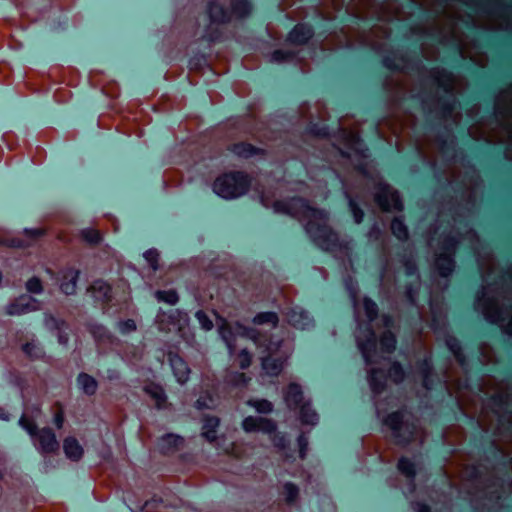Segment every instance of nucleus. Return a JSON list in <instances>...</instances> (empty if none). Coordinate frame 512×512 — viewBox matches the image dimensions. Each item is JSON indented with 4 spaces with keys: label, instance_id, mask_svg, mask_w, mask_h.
<instances>
[{
    "label": "nucleus",
    "instance_id": "a18cd8bd",
    "mask_svg": "<svg viewBox=\"0 0 512 512\" xmlns=\"http://www.w3.org/2000/svg\"><path fill=\"white\" fill-rule=\"evenodd\" d=\"M26 287H27L28 291H30L32 293H39L42 290L41 282L38 278L30 279L27 282Z\"/></svg>",
    "mask_w": 512,
    "mask_h": 512
},
{
    "label": "nucleus",
    "instance_id": "bf43d9fd",
    "mask_svg": "<svg viewBox=\"0 0 512 512\" xmlns=\"http://www.w3.org/2000/svg\"><path fill=\"white\" fill-rule=\"evenodd\" d=\"M67 337H64L62 334L59 335V342L62 343V344H66L67 343Z\"/></svg>",
    "mask_w": 512,
    "mask_h": 512
},
{
    "label": "nucleus",
    "instance_id": "aec40b11",
    "mask_svg": "<svg viewBox=\"0 0 512 512\" xmlns=\"http://www.w3.org/2000/svg\"><path fill=\"white\" fill-rule=\"evenodd\" d=\"M219 425V419L215 417L206 418L203 424L202 435L210 442L216 439V428Z\"/></svg>",
    "mask_w": 512,
    "mask_h": 512
},
{
    "label": "nucleus",
    "instance_id": "603ef678",
    "mask_svg": "<svg viewBox=\"0 0 512 512\" xmlns=\"http://www.w3.org/2000/svg\"><path fill=\"white\" fill-rule=\"evenodd\" d=\"M447 344H448L450 350L454 353V355L456 357H459V350H460V348H459L458 344L456 343V341L455 340H450V341H448Z\"/></svg>",
    "mask_w": 512,
    "mask_h": 512
},
{
    "label": "nucleus",
    "instance_id": "ddd939ff",
    "mask_svg": "<svg viewBox=\"0 0 512 512\" xmlns=\"http://www.w3.org/2000/svg\"><path fill=\"white\" fill-rule=\"evenodd\" d=\"M169 361L177 381L181 384L189 379L190 369L187 363L178 355L169 354Z\"/></svg>",
    "mask_w": 512,
    "mask_h": 512
},
{
    "label": "nucleus",
    "instance_id": "13d9d810",
    "mask_svg": "<svg viewBox=\"0 0 512 512\" xmlns=\"http://www.w3.org/2000/svg\"><path fill=\"white\" fill-rule=\"evenodd\" d=\"M0 419H2V420L8 419L7 414L5 413L4 409H2V408H0Z\"/></svg>",
    "mask_w": 512,
    "mask_h": 512
},
{
    "label": "nucleus",
    "instance_id": "864d4df0",
    "mask_svg": "<svg viewBox=\"0 0 512 512\" xmlns=\"http://www.w3.org/2000/svg\"><path fill=\"white\" fill-rule=\"evenodd\" d=\"M104 333V329L102 327H97L95 330H93L94 337L100 341Z\"/></svg>",
    "mask_w": 512,
    "mask_h": 512
},
{
    "label": "nucleus",
    "instance_id": "2eb2a0df",
    "mask_svg": "<svg viewBox=\"0 0 512 512\" xmlns=\"http://www.w3.org/2000/svg\"><path fill=\"white\" fill-rule=\"evenodd\" d=\"M63 449L68 459L78 461L83 455V448L74 437H67L63 443Z\"/></svg>",
    "mask_w": 512,
    "mask_h": 512
},
{
    "label": "nucleus",
    "instance_id": "7c9ffc66",
    "mask_svg": "<svg viewBox=\"0 0 512 512\" xmlns=\"http://www.w3.org/2000/svg\"><path fill=\"white\" fill-rule=\"evenodd\" d=\"M362 308L369 321H372L377 315V305L370 299L365 298L362 302Z\"/></svg>",
    "mask_w": 512,
    "mask_h": 512
},
{
    "label": "nucleus",
    "instance_id": "79ce46f5",
    "mask_svg": "<svg viewBox=\"0 0 512 512\" xmlns=\"http://www.w3.org/2000/svg\"><path fill=\"white\" fill-rule=\"evenodd\" d=\"M228 382L231 383L232 385L238 386L246 384L247 378L244 373H236L228 377Z\"/></svg>",
    "mask_w": 512,
    "mask_h": 512
},
{
    "label": "nucleus",
    "instance_id": "f03ea898",
    "mask_svg": "<svg viewBox=\"0 0 512 512\" xmlns=\"http://www.w3.org/2000/svg\"><path fill=\"white\" fill-rule=\"evenodd\" d=\"M274 211L287 213L304 222L307 233L323 250L333 251L337 236L327 225V216L323 211L310 207L303 199L293 198L289 203L275 202Z\"/></svg>",
    "mask_w": 512,
    "mask_h": 512
},
{
    "label": "nucleus",
    "instance_id": "7ed1b4c3",
    "mask_svg": "<svg viewBox=\"0 0 512 512\" xmlns=\"http://www.w3.org/2000/svg\"><path fill=\"white\" fill-rule=\"evenodd\" d=\"M19 424L32 437L33 444L39 453L47 455L58 450L59 443L51 429L43 428L36 431L35 424L26 413L20 418Z\"/></svg>",
    "mask_w": 512,
    "mask_h": 512
},
{
    "label": "nucleus",
    "instance_id": "c03bdc74",
    "mask_svg": "<svg viewBox=\"0 0 512 512\" xmlns=\"http://www.w3.org/2000/svg\"><path fill=\"white\" fill-rule=\"evenodd\" d=\"M349 206H350V209H351V212L353 214V217H354V220L356 223H360L363 219V212L361 209H359L355 202L353 200H349Z\"/></svg>",
    "mask_w": 512,
    "mask_h": 512
},
{
    "label": "nucleus",
    "instance_id": "c85d7f7f",
    "mask_svg": "<svg viewBox=\"0 0 512 512\" xmlns=\"http://www.w3.org/2000/svg\"><path fill=\"white\" fill-rule=\"evenodd\" d=\"M158 301L174 305L178 301V295L174 290L157 291L155 294Z\"/></svg>",
    "mask_w": 512,
    "mask_h": 512
},
{
    "label": "nucleus",
    "instance_id": "cd10ccee",
    "mask_svg": "<svg viewBox=\"0 0 512 512\" xmlns=\"http://www.w3.org/2000/svg\"><path fill=\"white\" fill-rule=\"evenodd\" d=\"M233 152L240 157H250L257 153V150L250 144L241 143L233 147Z\"/></svg>",
    "mask_w": 512,
    "mask_h": 512
},
{
    "label": "nucleus",
    "instance_id": "6e6d98bb",
    "mask_svg": "<svg viewBox=\"0 0 512 512\" xmlns=\"http://www.w3.org/2000/svg\"><path fill=\"white\" fill-rule=\"evenodd\" d=\"M415 510L416 512H429V508L424 504H417Z\"/></svg>",
    "mask_w": 512,
    "mask_h": 512
},
{
    "label": "nucleus",
    "instance_id": "9d476101",
    "mask_svg": "<svg viewBox=\"0 0 512 512\" xmlns=\"http://www.w3.org/2000/svg\"><path fill=\"white\" fill-rule=\"evenodd\" d=\"M39 308L38 302L31 296L23 295L7 306L9 315H22Z\"/></svg>",
    "mask_w": 512,
    "mask_h": 512
},
{
    "label": "nucleus",
    "instance_id": "3c124183",
    "mask_svg": "<svg viewBox=\"0 0 512 512\" xmlns=\"http://www.w3.org/2000/svg\"><path fill=\"white\" fill-rule=\"evenodd\" d=\"M298 442L300 446V456L301 458H303L305 455V448L307 446V439L303 435H301L298 439Z\"/></svg>",
    "mask_w": 512,
    "mask_h": 512
},
{
    "label": "nucleus",
    "instance_id": "ea45409f",
    "mask_svg": "<svg viewBox=\"0 0 512 512\" xmlns=\"http://www.w3.org/2000/svg\"><path fill=\"white\" fill-rule=\"evenodd\" d=\"M118 327L121 333H130L136 330V323L134 322V320L129 319L126 321L119 322Z\"/></svg>",
    "mask_w": 512,
    "mask_h": 512
},
{
    "label": "nucleus",
    "instance_id": "4be33fe9",
    "mask_svg": "<svg viewBox=\"0 0 512 512\" xmlns=\"http://www.w3.org/2000/svg\"><path fill=\"white\" fill-rule=\"evenodd\" d=\"M209 15L211 20L214 22H225L230 19L227 11H225L218 3L210 4Z\"/></svg>",
    "mask_w": 512,
    "mask_h": 512
},
{
    "label": "nucleus",
    "instance_id": "e2e57ef3",
    "mask_svg": "<svg viewBox=\"0 0 512 512\" xmlns=\"http://www.w3.org/2000/svg\"><path fill=\"white\" fill-rule=\"evenodd\" d=\"M28 233H32V234H40V231L39 230H30V231H27Z\"/></svg>",
    "mask_w": 512,
    "mask_h": 512
},
{
    "label": "nucleus",
    "instance_id": "5fc2aeb1",
    "mask_svg": "<svg viewBox=\"0 0 512 512\" xmlns=\"http://www.w3.org/2000/svg\"><path fill=\"white\" fill-rule=\"evenodd\" d=\"M55 423L58 428H61L63 425V416L62 414H56L55 416Z\"/></svg>",
    "mask_w": 512,
    "mask_h": 512
},
{
    "label": "nucleus",
    "instance_id": "a19ab883",
    "mask_svg": "<svg viewBox=\"0 0 512 512\" xmlns=\"http://www.w3.org/2000/svg\"><path fill=\"white\" fill-rule=\"evenodd\" d=\"M238 361L240 367L245 369L251 364V355L243 349L238 355Z\"/></svg>",
    "mask_w": 512,
    "mask_h": 512
},
{
    "label": "nucleus",
    "instance_id": "58836bf2",
    "mask_svg": "<svg viewBox=\"0 0 512 512\" xmlns=\"http://www.w3.org/2000/svg\"><path fill=\"white\" fill-rule=\"evenodd\" d=\"M298 494V489L295 485L287 483L284 486V495L287 502H292Z\"/></svg>",
    "mask_w": 512,
    "mask_h": 512
},
{
    "label": "nucleus",
    "instance_id": "4468645a",
    "mask_svg": "<svg viewBox=\"0 0 512 512\" xmlns=\"http://www.w3.org/2000/svg\"><path fill=\"white\" fill-rule=\"evenodd\" d=\"M288 322L297 329H307L312 325V319L308 313L300 308L292 309L287 314Z\"/></svg>",
    "mask_w": 512,
    "mask_h": 512
},
{
    "label": "nucleus",
    "instance_id": "e433bc0d",
    "mask_svg": "<svg viewBox=\"0 0 512 512\" xmlns=\"http://www.w3.org/2000/svg\"><path fill=\"white\" fill-rule=\"evenodd\" d=\"M404 372L398 363H393L389 369V377L396 383L402 381Z\"/></svg>",
    "mask_w": 512,
    "mask_h": 512
},
{
    "label": "nucleus",
    "instance_id": "09e8293b",
    "mask_svg": "<svg viewBox=\"0 0 512 512\" xmlns=\"http://www.w3.org/2000/svg\"><path fill=\"white\" fill-rule=\"evenodd\" d=\"M212 403H213V399L210 396L200 397L196 402V406L198 409L211 408Z\"/></svg>",
    "mask_w": 512,
    "mask_h": 512
},
{
    "label": "nucleus",
    "instance_id": "f8f14e48",
    "mask_svg": "<svg viewBox=\"0 0 512 512\" xmlns=\"http://www.w3.org/2000/svg\"><path fill=\"white\" fill-rule=\"evenodd\" d=\"M384 422L392 429L394 436L397 438L402 437V430H407L412 434V430L415 429L414 425L410 426L407 422H404V414L400 412L388 415Z\"/></svg>",
    "mask_w": 512,
    "mask_h": 512
},
{
    "label": "nucleus",
    "instance_id": "8fccbe9b",
    "mask_svg": "<svg viewBox=\"0 0 512 512\" xmlns=\"http://www.w3.org/2000/svg\"><path fill=\"white\" fill-rule=\"evenodd\" d=\"M271 58H272V61H274V62H282V61L286 60L287 55H285L283 51L277 50V51L273 52Z\"/></svg>",
    "mask_w": 512,
    "mask_h": 512
},
{
    "label": "nucleus",
    "instance_id": "f257e3e1",
    "mask_svg": "<svg viewBox=\"0 0 512 512\" xmlns=\"http://www.w3.org/2000/svg\"><path fill=\"white\" fill-rule=\"evenodd\" d=\"M218 330L231 355L234 354L236 349L233 342L237 341L238 338H249L258 347H263L267 355L261 357L262 369L264 374L268 376H277L281 372L291 352L290 345L273 342L267 335L260 332L256 333V331L247 329L238 323L233 328L226 320L221 319L218 323Z\"/></svg>",
    "mask_w": 512,
    "mask_h": 512
},
{
    "label": "nucleus",
    "instance_id": "052dcab7",
    "mask_svg": "<svg viewBox=\"0 0 512 512\" xmlns=\"http://www.w3.org/2000/svg\"><path fill=\"white\" fill-rule=\"evenodd\" d=\"M384 323H385V326H389L390 325V319L388 317H384Z\"/></svg>",
    "mask_w": 512,
    "mask_h": 512
},
{
    "label": "nucleus",
    "instance_id": "f3484780",
    "mask_svg": "<svg viewBox=\"0 0 512 512\" xmlns=\"http://www.w3.org/2000/svg\"><path fill=\"white\" fill-rule=\"evenodd\" d=\"M312 36L310 27L304 24H298L289 34V41L292 43H304Z\"/></svg>",
    "mask_w": 512,
    "mask_h": 512
},
{
    "label": "nucleus",
    "instance_id": "72a5a7b5",
    "mask_svg": "<svg viewBox=\"0 0 512 512\" xmlns=\"http://www.w3.org/2000/svg\"><path fill=\"white\" fill-rule=\"evenodd\" d=\"M23 351L25 354H27L29 357H32V358L40 357L42 354V349L35 342L26 343L23 346Z\"/></svg>",
    "mask_w": 512,
    "mask_h": 512
},
{
    "label": "nucleus",
    "instance_id": "5701e85b",
    "mask_svg": "<svg viewBox=\"0 0 512 512\" xmlns=\"http://www.w3.org/2000/svg\"><path fill=\"white\" fill-rule=\"evenodd\" d=\"M180 444H182V439L179 436L168 434L162 437L160 447L164 452H169L173 448H177Z\"/></svg>",
    "mask_w": 512,
    "mask_h": 512
},
{
    "label": "nucleus",
    "instance_id": "423d86ee",
    "mask_svg": "<svg viewBox=\"0 0 512 512\" xmlns=\"http://www.w3.org/2000/svg\"><path fill=\"white\" fill-rule=\"evenodd\" d=\"M243 429L246 432L261 431L269 435V439L276 447H285V438L276 433V425L271 420L262 417L249 416L243 420Z\"/></svg>",
    "mask_w": 512,
    "mask_h": 512
},
{
    "label": "nucleus",
    "instance_id": "c756f323",
    "mask_svg": "<svg viewBox=\"0 0 512 512\" xmlns=\"http://www.w3.org/2000/svg\"><path fill=\"white\" fill-rule=\"evenodd\" d=\"M247 404L255 408L257 412L264 414L271 412L273 408L272 403L264 399L248 401Z\"/></svg>",
    "mask_w": 512,
    "mask_h": 512
},
{
    "label": "nucleus",
    "instance_id": "680f3d73",
    "mask_svg": "<svg viewBox=\"0 0 512 512\" xmlns=\"http://www.w3.org/2000/svg\"><path fill=\"white\" fill-rule=\"evenodd\" d=\"M261 201H262L264 206H266V207L269 206V203L267 202V200L264 197L261 198Z\"/></svg>",
    "mask_w": 512,
    "mask_h": 512
},
{
    "label": "nucleus",
    "instance_id": "39448f33",
    "mask_svg": "<svg viewBox=\"0 0 512 512\" xmlns=\"http://www.w3.org/2000/svg\"><path fill=\"white\" fill-rule=\"evenodd\" d=\"M284 399L289 408H299L300 419L303 424H317L319 417L317 413L311 409L309 403L303 402V396L300 386H298L297 384H290L287 391L285 392Z\"/></svg>",
    "mask_w": 512,
    "mask_h": 512
},
{
    "label": "nucleus",
    "instance_id": "6e6552de",
    "mask_svg": "<svg viewBox=\"0 0 512 512\" xmlns=\"http://www.w3.org/2000/svg\"><path fill=\"white\" fill-rule=\"evenodd\" d=\"M356 340L366 363L371 364L377 362V343L375 341L374 333L371 331L370 327L367 326L365 330H363L362 326L359 325L356 332Z\"/></svg>",
    "mask_w": 512,
    "mask_h": 512
},
{
    "label": "nucleus",
    "instance_id": "9b49d317",
    "mask_svg": "<svg viewBox=\"0 0 512 512\" xmlns=\"http://www.w3.org/2000/svg\"><path fill=\"white\" fill-rule=\"evenodd\" d=\"M454 250L455 244L449 242L445 247V251L437 257L435 265L441 276L446 277L453 271L454 261L452 254Z\"/></svg>",
    "mask_w": 512,
    "mask_h": 512
},
{
    "label": "nucleus",
    "instance_id": "a211bd4d",
    "mask_svg": "<svg viewBox=\"0 0 512 512\" xmlns=\"http://www.w3.org/2000/svg\"><path fill=\"white\" fill-rule=\"evenodd\" d=\"M90 292L96 300L105 301L110 299L111 288L104 281L97 280L91 285Z\"/></svg>",
    "mask_w": 512,
    "mask_h": 512
},
{
    "label": "nucleus",
    "instance_id": "37998d69",
    "mask_svg": "<svg viewBox=\"0 0 512 512\" xmlns=\"http://www.w3.org/2000/svg\"><path fill=\"white\" fill-rule=\"evenodd\" d=\"M145 259L150 263L153 270L157 269L158 253L156 250H148L144 253Z\"/></svg>",
    "mask_w": 512,
    "mask_h": 512
},
{
    "label": "nucleus",
    "instance_id": "6ab92c4d",
    "mask_svg": "<svg viewBox=\"0 0 512 512\" xmlns=\"http://www.w3.org/2000/svg\"><path fill=\"white\" fill-rule=\"evenodd\" d=\"M385 381H386V376L382 370L371 369L369 371V383H370L371 389L374 392H376V393L380 392L385 385Z\"/></svg>",
    "mask_w": 512,
    "mask_h": 512
},
{
    "label": "nucleus",
    "instance_id": "473e14b6",
    "mask_svg": "<svg viewBox=\"0 0 512 512\" xmlns=\"http://www.w3.org/2000/svg\"><path fill=\"white\" fill-rule=\"evenodd\" d=\"M250 10V3L247 0H240L234 5L232 13L238 17H243L247 15Z\"/></svg>",
    "mask_w": 512,
    "mask_h": 512
},
{
    "label": "nucleus",
    "instance_id": "2f4dec72",
    "mask_svg": "<svg viewBox=\"0 0 512 512\" xmlns=\"http://www.w3.org/2000/svg\"><path fill=\"white\" fill-rule=\"evenodd\" d=\"M398 469L409 478L413 477L415 474L414 464L406 458H401L399 460Z\"/></svg>",
    "mask_w": 512,
    "mask_h": 512
},
{
    "label": "nucleus",
    "instance_id": "f704fd0d",
    "mask_svg": "<svg viewBox=\"0 0 512 512\" xmlns=\"http://www.w3.org/2000/svg\"><path fill=\"white\" fill-rule=\"evenodd\" d=\"M23 351L25 354H27L29 357H32V358L40 357L42 354V349L35 342L26 343L23 346Z\"/></svg>",
    "mask_w": 512,
    "mask_h": 512
},
{
    "label": "nucleus",
    "instance_id": "c9c22d12",
    "mask_svg": "<svg viewBox=\"0 0 512 512\" xmlns=\"http://www.w3.org/2000/svg\"><path fill=\"white\" fill-rule=\"evenodd\" d=\"M494 305L493 303H490L488 306H484L482 305L481 303V300L478 299L477 301V306L478 308H481L482 309V312L483 314L485 315V317L490 321V322H493V323H497L501 320V317L500 315L497 313L495 315L491 314L489 309H490V306Z\"/></svg>",
    "mask_w": 512,
    "mask_h": 512
},
{
    "label": "nucleus",
    "instance_id": "0eeeda50",
    "mask_svg": "<svg viewBox=\"0 0 512 512\" xmlns=\"http://www.w3.org/2000/svg\"><path fill=\"white\" fill-rule=\"evenodd\" d=\"M156 322L159 330L161 331H177L184 336V330L188 326V316L178 310H171V313L167 314L161 312L157 315Z\"/></svg>",
    "mask_w": 512,
    "mask_h": 512
},
{
    "label": "nucleus",
    "instance_id": "0e129e2a",
    "mask_svg": "<svg viewBox=\"0 0 512 512\" xmlns=\"http://www.w3.org/2000/svg\"><path fill=\"white\" fill-rule=\"evenodd\" d=\"M50 321H53V322H54L55 320H54L53 318L48 319V320H47V325H49V324H50Z\"/></svg>",
    "mask_w": 512,
    "mask_h": 512
},
{
    "label": "nucleus",
    "instance_id": "1a4fd4ad",
    "mask_svg": "<svg viewBox=\"0 0 512 512\" xmlns=\"http://www.w3.org/2000/svg\"><path fill=\"white\" fill-rule=\"evenodd\" d=\"M376 202L385 211H399L402 209L399 194L388 185L380 188L376 194Z\"/></svg>",
    "mask_w": 512,
    "mask_h": 512
},
{
    "label": "nucleus",
    "instance_id": "412c9836",
    "mask_svg": "<svg viewBox=\"0 0 512 512\" xmlns=\"http://www.w3.org/2000/svg\"><path fill=\"white\" fill-rule=\"evenodd\" d=\"M77 382L83 392L88 395L94 394L97 389V383L95 379L87 374H80L78 376Z\"/></svg>",
    "mask_w": 512,
    "mask_h": 512
},
{
    "label": "nucleus",
    "instance_id": "49530a36",
    "mask_svg": "<svg viewBox=\"0 0 512 512\" xmlns=\"http://www.w3.org/2000/svg\"><path fill=\"white\" fill-rule=\"evenodd\" d=\"M346 286H347V289H348V291L350 293V296H351V299H352V302H353V305H354V308H355V311H356V315H357V317H359L360 310H361V305L356 300V292H355L352 284L347 283Z\"/></svg>",
    "mask_w": 512,
    "mask_h": 512
},
{
    "label": "nucleus",
    "instance_id": "20e7f679",
    "mask_svg": "<svg viewBox=\"0 0 512 512\" xmlns=\"http://www.w3.org/2000/svg\"><path fill=\"white\" fill-rule=\"evenodd\" d=\"M248 184L247 177L242 173L225 174L215 180L213 190L222 198L232 199L243 195Z\"/></svg>",
    "mask_w": 512,
    "mask_h": 512
},
{
    "label": "nucleus",
    "instance_id": "bb28decb",
    "mask_svg": "<svg viewBox=\"0 0 512 512\" xmlns=\"http://www.w3.org/2000/svg\"><path fill=\"white\" fill-rule=\"evenodd\" d=\"M391 229H392L393 234L398 239L404 240L407 238V235H408L407 228L400 219L396 218L392 221Z\"/></svg>",
    "mask_w": 512,
    "mask_h": 512
},
{
    "label": "nucleus",
    "instance_id": "dca6fc26",
    "mask_svg": "<svg viewBox=\"0 0 512 512\" xmlns=\"http://www.w3.org/2000/svg\"><path fill=\"white\" fill-rule=\"evenodd\" d=\"M78 275L79 272L73 269H69L63 273L60 284V288L63 293L66 295L75 293Z\"/></svg>",
    "mask_w": 512,
    "mask_h": 512
},
{
    "label": "nucleus",
    "instance_id": "4d7b16f0",
    "mask_svg": "<svg viewBox=\"0 0 512 512\" xmlns=\"http://www.w3.org/2000/svg\"><path fill=\"white\" fill-rule=\"evenodd\" d=\"M406 269H407V274L408 275H412L415 272V267L414 266L407 265Z\"/></svg>",
    "mask_w": 512,
    "mask_h": 512
},
{
    "label": "nucleus",
    "instance_id": "b1692460",
    "mask_svg": "<svg viewBox=\"0 0 512 512\" xmlns=\"http://www.w3.org/2000/svg\"><path fill=\"white\" fill-rule=\"evenodd\" d=\"M253 321L256 325L270 324L271 327H275L278 322V317L274 312H263L257 314Z\"/></svg>",
    "mask_w": 512,
    "mask_h": 512
},
{
    "label": "nucleus",
    "instance_id": "de8ad7c7",
    "mask_svg": "<svg viewBox=\"0 0 512 512\" xmlns=\"http://www.w3.org/2000/svg\"><path fill=\"white\" fill-rule=\"evenodd\" d=\"M83 237L86 241L90 243H97L100 240V235L98 231L95 230H86L83 231Z\"/></svg>",
    "mask_w": 512,
    "mask_h": 512
},
{
    "label": "nucleus",
    "instance_id": "393cba45",
    "mask_svg": "<svg viewBox=\"0 0 512 512\" xmlns=\"http://www.w3.org/2000/svg\"><path fill=\"white\" fill-rule=\"evenodd\" d=\"M396 340L391 332H385L380 339V348L384 353H391L395 349Z\"/></svg>",
    "mask_w": 512,
    "mask_h": 512
},
{
    "label": "nucleus",
    "instance_id": "a878e982",
    "mask_svg": "<svg viewBox=\"0 0 512 512\" xmlns=\"http://www.w3.org/2000/svg\"><path fill=\"white\" fill-rule=\"evenodd\" d=\"M146 392L151 395L156 401L158 408H161L165 402V395L163 389L157 385H149L145 388Z\"/></svg>",
    "mask_w": 512,
    "mask_h": 512
},
{
    "label": "nucleus",
    "instance_id": "4c0bfd02",
    "mask_svg": "<svg viewBox=\"0 0 512 512\" xmlns=\"http://www.w3.org/2000/svg\"><path fill=\"white\" fill-rule=\"evenodd\" d=\"M196 318L204 330L212 329L213 323L203 311H198L196 313Z\"/></svg>",
    "mask_w": 512,
    "mask_h": 512
}]
</instances>
